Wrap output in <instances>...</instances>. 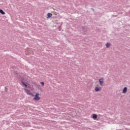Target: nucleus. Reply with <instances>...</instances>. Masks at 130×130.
<instances>
[{"mask_svg": "<svg viewBox=\"0 0 130 130\" xmlns=\"http://www.w3.org/2000/svg\"><path fill=\"white\" fill-rule=\"evenodd\" d=\"M0 13L2 15H5V14H6V13L2 9H0Z\"/></svg>", "mask_w": 130, "mask_h": 130, "instance_id": "obj_9", "label": "nucleus"}, {"mask_svg": "<svg viewBox=\"0 0 130 130\" xmlns=\"http://www.w3.org/2000/svg\"><path fill=\"white\" fill-rule=\"evenodd\" d=\"M22 84L25 86V88H28V85H27L25 83L22 82Z\"/></svg>", "mask_w": 130, "mask_h": 130, "instance_id": "obj_10", "label": "nucleus"}, {"mask_svg": "<svg viewBox=\"0 0 130 130\" xmlns=\"http://www.w3.org/2000/svg\"><path fill=\"white\" fill-rule=\"evenodd\" d=\"M110 45H111V44H110V43H107L106 44V47H107V48H109V47H110Z\"/></svg>", "mask_w": 130, "mask_h": 130, "instance_id": "obj_7", "label": "nucleus"}, {"mask_svg": "<svg viewBox=\"0 0 130 130\" xmlns=\"http://www.w3.org/2000/svg\"><path fill=\"white\" fill-rule=\"evenodd\" d=\"M99 82H100V85L101 86H103V83H104V78H101V79H99Z\"/></svg>", "mask_w": 130, "mask_h": 130, "instance_id": "obj_3", "label": "nucleus"}, {"mask_svg": "<svg viewBox=\"0 0 130 130\" xmlns=\"http://www.w3.org/2000/svg\"><path fill=\"white\" fill-rule=\"evenodd\" d=\"M39 92L36 93L33 99L34 101H39L41 98L40 97Z\"/></svg>", "mask_w": 130, "mask_h": 130, "instance_id": "obj_1", "label": "nucleus"}, {"mask_svg": "<svg viewBox=\"0 0 130 130\" xmlns=\"http://www.w3.org/2000/svg\"><path fill=\"white\" fill-rule=\"evenodd\" d=\"M127 91V88L126 87H125L123 88L122 93L123 94H125V93H126Z\"/></svg>", "mask_w": 130, "mask_h": 130, "instance_id": "obj_6", "label": "nucleus"}, {"mask_svg": "<svg viewBox=\"0 0 130 130\" xmlns=\"http://www.w3.org/2000/svg\"><path fill=\"white\" fill-rule=\"evenodd\" d=\"M94 90L95 92H99L100 91H101V87L100 86L96 87L94 88Z\"/></svg>", "mask_w": 130, "mask_h": 130, "instance_id": "obj_4", "label": "nucleus"}, {"mask_svg": "<svg viewBox=\"0 0 130 130\" xmlns=\"http://www.w3.org/2000/svg\"><path fill=\"white\" fill-rule=\"evenodd\" d=\"M92 118L93 119H96L97 118V115L96 114H93L92 115Z\"/></svg>", "mask_w": 130, "mask_h": 130, "instance_id": "obj_8", "label": "nucleus"}, {"mask_svg": "<svg viewBox=\"0 0 130 130\" xmlns=\"http://www.w3.org/2000/svg\"><path fill=\"white\" fill-rule=\"evenodd\" d=\"M40 84L42 85V86H44V83L43 82H41Z\"/></svg>", "mask_w": 130, "mask_h": 130, "instance_id": "obj_11", "label": "nucleus"}, {"mask_svg": "<svg viewBox=\"0 0 130 130\" xmlns=\"http://www.w3.org/2000/svg\"><path fill=\"white\" fill-rule=\"evenodd\" d=\"M47 16V19H49L50 18H51L52 17V14L48 13Z\"/></svg>", "mask_w": 130, "mask_h": 130, "instance_id": "obj_5", "label": "nucleus"}, {"mask_svg": "<svg viewBox=\"0 0 130 130\" xmlns=\"http://www.w3.org/2000/svg\"><path fill=\"white\" fill-rule=\"evenodd\" d=\"M24 91L25 92V93H26V94H27V95H29L30 96H34L33 94H32V93H31V91L27 89L24 88Z\"/></svg>", "mask_w": 130, "mask_h": 130, "instance_id": "obj_2", "label": "nucleus"}]
</instances>
